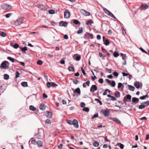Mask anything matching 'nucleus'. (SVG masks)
Segmentation results:
<instances>
[{
    "mask_svg": "<svg viewBox=\"0 0 149 149\" xmlns=\"http://www.w3.org/2000/svg\"><path fill=\"white\" fill-rule=\"evenodd\" d=\"M113 75L116 77H117L118 75V73L116 72H113Z\"/></svg>",
    "mask_w": 149,
    "mask_h": 149,
    "instance_id": "61",
    "label": "nucleus"
},
{
    "mask_svg": "<svg viewBox=\"0 0 149 149\" xmlns=\"http://www.w3.org/2000/svg\"><path fill=\"white\" fill-rule=\"evenodd\" d=\"M37 142L35 139H32L31 141V143L32 144L35 145L37 143Z\"/></svg>",
    "mask_w": 149,
    "mask_h": 149,
    "instance_id": "44",
    "label": "nucleus"
},
{
    "mask_svg": "<svg viewBox=\"0 0 149 149\" xmlns=\"http://www.w3.org/2000/svg\"><path fill=\"white\" fill-rule=\"evenodd\" d=\"M24 18L23 17H18L15 21L14 22V24L15 26H18L22 24Z\"/></svg>",
    "mask_w": 149,
    "mask_h": 149,
    "instance_id": "1",
    "label": "nucleus"
},
{
    "mask_svg": "<svg viewBox=\"0 0 149 149\" xmlns=\"http://www.w3.org/2000/svg\"><path fill=\"white\" fill-rule=\"evenodd\" d=\"M18 62H19L20 64L22 66H24L25 65V63L23 62H19V61L17 60H16Z\"/></svg>",
    "mask_w": 149,
    "mask_h": 149,
    "instance_id": "58",
    "label": "nucleus"
},
{
    "mask_svg": "<svg viewBox=\"0 0 149 149\" xmlns=\"http://www.w3.org/2000/svg\"><path fill=\"white\" fill-rule=\"evenodd\" d=\"M106 71L107 72H108L109 73H111V71L110 69H109L107 68H105Z\"/></svg>",
    "mask_w": 149,
    "mask_h": 149,
    "instance_id": "49",
    "label": "nucleus"
},
{
    "mask_svg": "<svg viewBox=\"0 0 149 149\" xmlns=\"http://www.w3.org/2000/svg\"><path fill=\"white\" fill-rule=\"evenodd\" d=\"M81 13L86 16H89L90 13L84 9H81Z\"/></svg>",
    "mask_w": 149,
    "mask_h": 149,
    "instance_id": "8",
    "label": "nucleus"
},
{
    "mask_svg": "<svg viewBox=\"0 0 149 149\" xmlns=\"http://www.w3.org/2000/svg\"><path fill=\"white\" fill-rule=\"evenodd\" d=\"M114 95L117 97H118L120 96V93L118 91H116L114 94Z\"/></svg>",
    "mask_w": 149,
    "mask_h": 149,
    "instance_id": "23",
    "label": "nucleus"
},
{
    "mask_svg": "<svg viewBox=\"0 0 149 149\" xmlns=\"http://www.w3.org/2000/svg\"><path fill=\"white\" fill-rule=\"evenodd\" d=\"M134 85L137 88H139L140 84L137 81H135L134 83Z\"/></svg>",
    "mask_w": 149,
    "mask_h": 149,
    "instance_id": "18",
    "label": "nucleus"
},
{
    "mask_svg": "<svg viewBox=\"0 0 149 149\" xmlns=\"http://www.w3.org/2000/svg\"><path fill=\"white\" fill-rule=\"evenodd\" d=\"M105 81L108 83L110 85L111 82L110 80L108 79H106Z\"/></svg>",
    "mask_w": 149,
    "mask_h": 149,
    "instance_id": "60",
    "label": "nucleus"
},
{
    "mask_svg": "<svg viewBox=\"0 0 149 149\" xmlns=\"http://www.w3.org/2000/svg\"><path fill=\"white\" fill-rule=\"evenodd\" d=\"M51 86L52 87H54L57 86V85L54 82H51Z\"/></svg>",
    "mask_w": 149,
    "mask_h": 149,
    "instance_id": "45",
    "label": "nucleus"
},
{
    "mask_svg": "<svg viewBox=\"0 0 149 149\" xmlns=\"http://www.w3.org/2000/svg\"><path fill=\"white\" fill-rule=\"evenodd\" d=\"M42 61L41 60H39L37 62V64L39 65H41L42 64Z\"/></svg>",
    "mask_w": 149,
    "mask_h": 149,
    "instance_id": "43",
    "label": "nucleus"
},
{
    "mask_svg": "<svg viewBox=\"0 0 149 149\" xmlns=\"http://www.w3.org/2000/svg\"><path fill=\"white\" fill-rule=\"evenodd\" d=\"M73 82L74 84H77V83L78 82V81L77 79L76 80H74L73 81Z\"/></svg>",
    "mask_w": 149,
    "mask_h": 149,
    "instance_id": "62",
    "label": "nucleus"
},
{
    "mask_svg": "<svg viewBox=\"0 0 149 149\" xmlns=\"http://www.w3.org/2000/svg\"><path fill=\"white\" fill-rule=\"evenodd\" d=\"M4 79L6 80H8L9 79V76L7 74H5L4 75Z\"/></svg>",
    "mask_w": 149,
    "mask_h": 149,
    "instance_id": "28",
    "label": "nucleus"
},
{
    "mask_svg": "<svg viewBox=\"0 0 149 149\" xmlns=\"http://www.w3.org/2000/svg\"><path fill=\"white\" fill-rule=\"evenodd\" d=\"M72 90L74 91V93H76L77 94L79 95H80L81 94V91L80 88H77L76 89H75V90H74V89L72 88Z\"/></svg>",
    "mask_w": 149,
    "mask_h": 149,
    "instance_id": "9",
    "label": "nucleus"
},
{
    "mask_svg": "<svg viewBox=\"0 0 149 149\" xmlns=\"http://www.w3.org/2000/svg\"><path fill=\"white\" fill-rule=\"evenodd\" d=\"M1 65L2 68L5 69H7L9 67V63L8 61H5L2 62Z\"/></svg>",
    "mask_w": 149,
    "mask_h": 149,
    "instance_id": "2",
    "label": "nucleus"
},
{
    "mask_svg": "<svg viewBox=\"0 0 149 149\" xmlns=\"http://www.w3.org/2000/svg\"><path fill=\"white\" fill-rule=\"evenodd\" d=\"M36 144L39 147H41L42 146V143L40 141H38Z\"/></svg>",
    "mask_w": 149,
    "mask_h": 149,
    "instance_id": "20",
    "label": "nucleus"
},
{
    "mask_svg": "<svg viewBox=\"0 0 149 149\" xmlns=\"http://www.w3.org/2000/svg\"><path fill=\"white\" fill-rule=\"evenodd\" d=\"M21 85L24 87H26L28 86L27 83L26 82H22L21 83Z\"/></svg>",
    "mask_w": 149,
    "mask_h": 149,
    "instance_id": "21",
    "label": "nucleus"
},
{
    "mask_svg": "<svg viewBox=\"0 0 149 149\" xmlns=\"http://www.w3.org/2000/svg\"><path fill=\"white\" fill-rule=\"evenodd\" d=\"M126 98L130 101L131 99V96L130 95L127 94L126 95Z\"/></svg>",
    "mask_w": 149,
    "mask_h": 149,
    "instance_id": "33",
    "label": "nucleus"
},
{
    "mask_svg": "<svg viewBox=\"0 0 149 149\" xmlns=\"http://www.w3.org/2000/svg\"><path fill=\"white\" fill-rule=\"evenodd\" d=\"M109 43H110L109 42L108 40L107 39V40H105L104 44L105 45H107L109 44Z\"/></svg>",
    "mask_w": 149,
    "mask_h": 149,
    "instance_id": "38",
    "label": "nucleus"
},
{
    "mask_svg": "<svg viewBox=\"0 0 149 149\" xmlns=\"http://www.w3.org/2000/svg\"><path fill=\"white\" fill-rule=\"evenodd\" d=\"M47 86L48 88H50L51 86V83L49 82H47Z\"/></svg>",
    "mask_w": 149,
    "mask_h": 149,
    "instance_id": "54",
    "label": "nucleus"
},
{
    "mask_svg": "<svg viewBox=\"0 0 149 149\" xmlns=\"http://www.w3.org/2000/svg\"><path fill=\"white\" fill-rule=\"evenodd\" d=\"M63 38L65 39H67L68 38V36L66 34L63 36Z\"/></svg>",
    "mask_w": 149,
    "mask_h": 149,
    "instance_id": "64",
    "label": "nucleus"
},
{
    "mask_svg": "<svg viewBox=\"0 0 149 149\" xmlns=\"http://www.w3.org/2000/svg\"><path fill=\"white\" fill-rule=\"evenodd\" d=\"M47 115H46V116L47 117L50 118L52 116V113L50 111H47Z\"/></svg>",
    "mask_w": 149,
    "mask_h": 149,
    "instance_id": "15",
    "label": "nucleus"
},
{
    "mask_svg": "<svg viewBox=\"0 0 149 149\" xmlns=\"http://www.w3.org/2000/svg\"><path fill=\"white\" fill-rule=\"evenodd\" d=\"M12 15V13H8L5 15V17L6 18H8L9 17Z\"/></svg>",
    "mask_w": 149,
    "mask_h": 149,
    "instance_id": "48",
    "label": "nucleus"
},
{
    "mask_svg": "<svg viewBox=\"0 0 149 149\" xmlns=\"http://www.w3.org/2000/svg\"><path fill=\"white\" fill-rule=\"evenodd\" d=\"M13 47L15 49H17L19 47V45L17 43H15L13 46Z\"/></svg>",
    "mask_w": 149,
    "mask_h": 149,
    "instance_id": "39",
    "label": "nucleus"
},
{
    "mask_svg": "<svg viewBox=\"0 0 149 149\" xmlns=\"http://www.w3.org/2000/svg\"><path fill=\"white\" fill-rule=\"evenodd\" d=\"M146 96H148V95H146L145 96H142L140 97V99L142 100H143L145 98V97Z\"/></svg>",
    "mask_w": 149,
    "mask_h": 149,
    "instance_id": "57",
    "label": "nucleus"
},
{
    "mask_svg": "<svg viewBox=\"0 0 149 149\" xmlns=\"http://www.w3.org/2000/svg\"><path fill=\"white\" fill-rule=\"evenodd\" d=\"M139 99L138 98L136 97H133L132 98V101L133 103H137L139 101Z\"/></svg>",
    "mask_w": 149,
    "mask_h": 149,
    "instance_id": "13",
    "label": "nucleus"
},
{
    "mask_svg": "<svg viewBox=\"0 0 149 149\" xmlns=\"http://www.w3.org/2000/svg\"><path fill=\"white\" fill-rule=\"evenodd\" d=\"M107 91H108V89H106L105 90L104 92V93H103V94L104 95H106L107 94Z\"/></svg>",
    "mask_w": 149,
    "mask_h": 149,
    "instance_id": "55",
    "label": "nucleus"
},
{
    "mask_svg": "<svg viewBox=\"0 0 149 149\" xmlns=\"http://www.w3.org/2000/svg\"><path fill=\"white\" fill-rule=\"evenodd\" d=\"M73 22L76 24H80V22L77 20L74 19L73 21Z\"/></svg>",
    "mask_w": 149,
    "mask_h": 149,
    "instance_id": "34",
    "label": "nucleus"
},
{
    "mask_svg": "<svg viewBox=\"0 0 149 149\" xmlns=\"http://www.w3.org/2000/svg\"><path fill=\"white\" fill-rule=\"evenodd\" d=\"M93 146L95 147H98L99 145V143L97 141H95L93 144Z\"/></svg>",
    "mask_w": 149,
    "mask_h": 149,
    "instance_id": "32",
    "label": "nucleus"
},
{
    "mask_svg": "<svg viewBox=\"0 0 149 149\" xmlns=\"http://www.w3.org/2000/svg\"><path fill=\"white\" fill-rule=\"evenodd\" d=\"M81 106L82 108H84L85 107V103L83 102H81Z\"/></svg>",
    "mask_w": 149,
    "mask_h": 149,
    "instance_id": "56",
    "label": "nucleus"
},
{
    "mask_svg": "<svg viewBox=\"0 0 149 149\" xmlns=\"http://www.w3.org/2000/svg\"><path fill=\"white\" fill-rule=\"evenodd\" d=\"M123 86V88L124 87V86L123 84L121 83H118V88H120L121 86Z\"/></svg>",
    "mask_w": 149,
    "mask_h": 149,
    "instance_id": "35",
    "label": "nucleus"
},
{
    "mask_svg": "<svg viewBox=\"0 0 149 149\" xmlns=\"http://www.w3.org/2000/svg\"><path fill=\"white\" fill-rule=\"evenodd\" d=\"M45 123V124L47 125H48V124L50 125L51 124L50 121L49 119H47L46 120Z\"/></svg>",
    "mask_w": 149,
    "mask_h": 149,
    "instance_id": "31",
    "label": "nucleus"
},
{
    "mask_svg": "<svg viewBox=\"0 0 149 149\" xmlns=\"http://www.w3.org/2000/svg\"><path fill=\"white\" fill-rule=\"evenodd\" d=\"M148 8V6L146 4H143L139 8L141 10H146Z\"/></svg>",
    "mask_w": 149,
    "mask_h": 149,
    "instance_id": "12",
    "label": "nucleus"
},
{
    "mask_svg": "<svg viewBox=\"0 0 149 149\" xmlns=\"http://www.w3.org/2000/svg\"><path fill=\"white\" fill-rule=\"evenodd\" d=\"M110 85L114 87L116 85L115 81H112Z\"/></svg>",
    "mask_w": 149,
    "mask_h": 149,
    "instance_id": "40",
    "label": "nucleus"
},
{
    "mask_svg": "<svg viewBox=\"0 0 149 149\" xmlns=\"http://www.w3.org/2000/svg\"><path fill=\"white\" fill-rule=\"evenodd\" d=\"M1 7L3 10H9L11 9L12 6L6 3H3L1 5Z\"/></svg>",
    "mask_w": 149,
    "mask_h": 149,
    "instance_id": "3",
    "label": "nucleus"
},
{
    "mask_svg": "<svg viewBox=\"0 0 149 149\" xmlns=\"http://www.w3.org/2000/svg\"><path fill=\"white\" fill-rule=\"evenodd\" d=\"M98 81L101 84H102L103 82V80L102 78L99 79Z\"/></svg>",
    "mask_w": 149,
    "mask_h": 149,
    "instance_id": "52",
    "label": "nucleus"
},
{
    "mask_svg": "<svg viewBox=\"0 0 149 149\" xmlns=\"http://www.w3.org/2000/svg\"><path fill=\"white\" fill-rule=\"evenodd\" d=\"M20 49H21L22 51V52H25L27 50V47H20Z\"/></svg>",
    "mask_w": 149,
    "mask_h": 149,
    "instance_id": "27",
    "label": "nucleus"
},
{
    "mask_svg": "<svg viewBox=\"0 0 149 149\" xmlns=\"http://www.w3.org/2000/svg\"><path fill=\"white\" fill-rule=\"evenodd\" d=\"M107 14L109 16L111 17H112V18H114L115 19H116L115 17L110 11H109V13H107Z\"/></svg>",
    "mask_w": 149,
    "mask_h": 149,
    "instance_id": "19",
    "label": "nucleus"
},
{
    "mask_svg": "<svg viewBox=\"0 0 149 149\" xmlns=\"http://www.w3.org/2000/svg\"><path fill=\"white\" fill-rule=\"evenodd\" d=\"M66 121L68 124L70 125H72L73 121L69 120H66Z\"/></svg>",
    "mask_w": 149,
    "mask_h": 149,
    "instance_id": "42",
    "label": "nucleus"
},
{
    "mask_svg": "<svg viewBox=\"0 0 149 149\" xmlns=\"http://www.w3.org/2000/svg\"><path fill=\"white\" fill-rule=\"evenodd\" d=\"M38 7V8L41 10H44L46 9L45 6L43 5H39Z\"/></svg>",
    "mask_w": 149,
    "mask_h": 149,
    "instance_id": "14",
    "label": "nucleus"
},
{
    "mask_svg": "<svg viewBox=\"0 0 149 149\" xmlns=\"http://www.w3.org/2000/svg\"><path fill=\"white\" fill-rule=\"evenodd\" d=\"M7 59L9 60L10 61H11L12 62H14L15 61V59L14 58H12L10 56H8L7 57Z\"/></svg>",
    "mask_w": 149,
    "mask_h": 149,
    "instance_id": "30",
    "label": "nucleus"
},
{
    "mask_svg": "<svg viewBox=\"0 0 149 149\" xmlns=\"http://www.w3.org/2000/svg\"><path fill=\"white\" fill-rule=\"evenodd\" d=\"M81 58V57L80 56H77L76 57V60L77 61H79L80 59Z\"/></svg>",
    "mask_w": 149,
    "mask_h": 149,
    "instance_id": "59",
    "label": "nucleus"
},
{
    "mask_svg": "<svg viewBox=\"0 0 149 149\" xmlns=\"http://www.w3.org/2000/svg\"><path fill=\"white\" fill-rule=\"evenodd\" d=\"M72 125L76 128H78L79 127L78 122L76 119H75L73 120Z\"/></svg>",
    "mask_w": 149,
    "mask_h": 149,
    "instance_id": "7",
    "label": "nucleus"
},
{
    "mask_svg": "<svg viewBox=\"0 0 149 149\" xmlns=\"http://www.w3.org/2000/svg\"><path fill=\"white\" fill-rule=\"evenodd\" d=\"M49 13L50 14H53L55 13V11L52 10H49Z\"/></svg>",
    "mask_w": 149,
    "mask_h": 149,
    "instance_id": "51",
    "label": "nucleus"
},
{
    "mask_svg": "<svg viewBox=\"0 0 149 149\" xmlns=\"http://www.w3.org/2000/svg\"><path fill=\"white\" fill-rule=\"evenodd\" d=\"M100 111L105 116H108L109 115V111L108 110L102 109Z\"/></svg>",
    "mask_w": 149,
    "mask_h": 149,
    "instance_id": "4",
    "label": "nucleus"
},
{
    "mask_svg": "<svg viewBox=\"0 0 149 149\" xmlns=\"http://www.w3.org/2000/svg\"><path fill=\"white\" fill-rule=\"evenodd\" d=\"M126 56L125 54H124V55L122 56V59L124 60H126Z\"/></svg>",
    "mask_w": 149,
    "mask_h": 149,
    "instance_id": "53",
    "label": "nucleus"
},
{
    "mask_svg": "<svg viewBox=\"0 0 149 149\" xmlns=\"http://www.w3.org/2000/svg\"><path fill=\"white\" fill-rule=\"evenodd\" d=\"M98 113H95L93 117H92V119H93L94 118H95L97 117L98 116Z\"/></svg>",
    "mask_w": 149,
    "mask_h": 149,
    "instance_id": "50",
    "label": "nucleus"
},
{
    "mask_svg": "<svg viewBox=\"0 0 149 149\" xmlns=\"http://www.w3.org/2000/svg\"><path fill=\"white\" fill-rule=\"evenodd\" d=\"M29 109L30 110H32L33 111H35L36 109V108L34 107V106L31 105L29 107Z\"/></svg>",
    "mask_w": 149,
    "mask_h": 149,
    "instance_id": "29",
    "label": "nucleus"
},
{
    "mask_svg": "<svg viewBox=\"0 0 149 149\" xmlns=\"http://www.w3.org/2000/svg\"><path fill=\"white\" fill-rule=\"evenodd\" d=\"M0 36H1L3 37H5L6 36V34L4 32L0 31Z\"/></svg>",
    "mask_w": 149,
    "mask_h": 149,
    "instance_id": "22",
    "label": "nucleus"
},
{
    "mask_svg": "<svg viewBox=\"0 0 149 149\" xmlns=\"http://www.w3.org/2000/svg\"><path fill=\"white\" fill-rule=\"evenodd\" d=\"M83 31L82 29V28H79V30L77 31V33L80 34L82 33Z\"/></svg>",
    "mask_w": 149,
    "mask_h": 149,
    "instance_id": "46",
    "label": "nucleus"
},
{
    "mask_svg": "<svg viewBox=\"0 0 149 149\" xmlns=\"http://www.w3.org/2000/svg\"><path fill=\"white\" fill-rule=\"evenodd\" d=\"M68 70L70 72H74V68L71 66H69L68 68Z\"/></svg>",
    "mask_w": 149,
    "mask_h": 149,
    "instance_id": "26",
    "label": "nucleus"
},
{
    "mask_svg": "<svg viewBox=\"0 0 149 149\" xmlns=\"http://www.w3.org/2000/svg\"><path fill=\"white\" fill-rule=\"evenodd\" d=\"M128 87L129 90L130 91H133L135 89L134 87L130 85H128Z\"/></svg>",
    "mask_w": 149,
    "mask_h": 149,
    "instance_id": "17",
    "label": "nucleus"
},
{
    "mask_svg": "<svg viewBox=\"0 0 149 149\" xmlns=\"http://www.w3.org/2000/svg\"><path fill=\"white\" fill-rule=\"evenodd\" d=\"M70 16V13L69 10H66L64 12V17L65 18H68Z\"/></svg>",
    "mask_w": 149,
    "mask_h": 149,
    "instance_id": "5",
    "label": "nucleus"
},
{
    "mask_svg": "<svg viewBox=\"0 0 149 149\" xmlns=\"http://www.w3.org/2000/svg\"><path fill=\"white\" fill-rule=\"evenodd\" d=\"M105 11V12L107 14L108 13H109V11L107 10V9L104 8L103 9Z\"/></svg>",
    "mask_w": 149,
    "mask_h": 149,
    "instance_id": "63",
    "label": "nucleus"
},
{
    "mask_svg": "<svg viewBox=\"0 0 149 149\" xmlns=\"http://www.w3.org/2000/svg\"><path fill=\"white\" fill-rule=\"evenodd\" d=\"M107 96L108 97H109L111 98V100L112 101H116V99L113 96H112L110 95H107Z\"/></svg>",
    "mask_w": 149,
    "mask_h": 149,
    "instance_id": "16",
    "label": "nucleus"
},
{
    "mask_svg": "<svg viewBox=\"0 0 149 149\" xmlns=\"http://www.w3.org/2000/svg\"><path fill=\"white\" fill-rule=\"evenodd\" d=\"M97 89V86L95 85H93L90 88V91L92 93H94L95 91Z\"/></svg>",
    "mask_w": 149,
    "mask_h": 149,
    "instance_id": "6",
    "label": "nucleus"
},
{
    "mask_svg": "<svg viewBox=\"0 0 149 149\" xmlns=\"http://www.w3.org/2000/svg\"><path fill=\"white\" fill-rule=\"evenodd\" d=\"M144 104H143V103H141V105H139V109H142L144 108L145 107V105Z\"/></svg>",
    "mask_w": 149,
    "mask_h": 149,
    "instance_id": "24",
    "label": "nucleus"
},
{
    "mask_svg": "<svg viewBox=\"0 0 149 149\" xmlns=\"http://www.w3.org/2000/svg\"><path fill=\"white\" fill-rule=\"evenodd\" d=\"M93 23V21L91 20H88L87 21L86 24L87 25H89Z\"/></svg>",
    "mask_w": 149,
    "mask_h": 149,
    "instance_id": "36",
    "label": "nucleus"
},
{
    "mask_svg": "<svg viewBox=\"0 0 149 149\" xmlns=\"http://www.w3.org/2000/svg\"><path fill=\"white\" fill-rule=\"evenodd\" d=\"M83 110L86 112H88L89 111V109L88 108L86 107L83 109Z\"/></svg>",
    "mask_w": 149,
    "mask_h": 149,
    "instance_id": "41",
    "label": "nucleus"
},
{
    "mask_svg": "<svg viewBox=\"0 0 149 149\" xmlns=\"http://www.w3.org/2000/svg\"><path fill=\"white\" fill-rule=\"evenodd\" d=\"M113 55L115 57H117L119 56V54L116 52H115L113 54Z\"/></svg>",
    "mask_w": 149,
    "mask_h": 149,
    "instance_id": "37",
    "label": "nucleus"
},
{
    "mask_svg": "<svg viewBox=\"0 0 149 149\" xmlns=\"http://www.w3.org/2000/svg\"><path fill=\"white\" fill-rule=\"evenodd\" d=\"M110 119L113 121L116 122L118 124H121V122L119 120L116 118H111Z\"/></svg>",
    "mask_w": 149,
    "mask_h": 149,
    "instance_id": "10",
    "label": "nucleus"
},
{
    "mask_svg": "<svg viewBox=\"0 0 149 149\" xmlns=\"http://www.w3.org/2000/svg\"><path fill=\"white\" fill-rule=\"evenodd\" d=\"M40 109L42 110H44L45 109L44 105L42 104H41L40 106Z\"/></svg>",
    "mask_w": 149,
    "mask_h": 149,
    "instance_id": "25",
    "label": "nucleus"
},
{
    "mask_svg": "<svg viewBox=\"0 0 149 149\" xmlns=\"http://www.w3.org/2000/svg\"><path fill=\"white\" fill-rule=\"evenodd\" d=\"M68 24L66 22L61 21L59 22V25L60 26H64V27H66L67 25Z\"/></svg>",
    "mask_w": 149,
    "mask_h": 149,
    "instance_id": "11",
    "label": "nucleus"
},
{
    "mask_svg": "<svg viewBox=\"0 0 149 149\" xmlns=\"http://www.w3.org/2000/svg\"><path fill=\"white\" fill-rule=\"evenodd\" d=\"M16 75L15 76V77L16 78H17L18 77H19V75L20 74V73H19V72L17 71L16 72Z\"/></svg>",
    "mask_w": 149,
    "mask_h": 149,
    "instance_id": "47",
    "label": "nucleus"
}]
</instances>
